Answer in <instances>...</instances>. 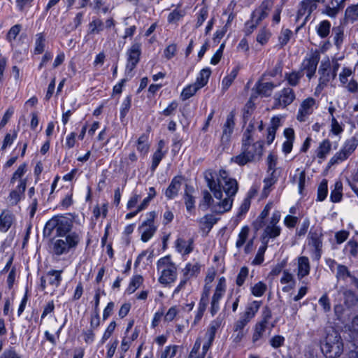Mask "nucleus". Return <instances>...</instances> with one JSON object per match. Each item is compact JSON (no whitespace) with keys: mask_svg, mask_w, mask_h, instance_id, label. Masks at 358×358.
Masks as SVG:
<instances>
[{"mask_svg":"<svg viewBox=\"0 0 358 358\" xmlns=\"http://www.w3.org/2000/svg\"><path fill=\"white\" fill-rule=\"evenodd\" d=\"M351 336L355 341H358V316L354 317L350 327Z\"/></svg>","mask_w":358,"mask_h":358,"instance_id":"64","label":"nucleus"},{"mask_svg":"<svg viewBox=\"0 0 358 358\" xmlns=\"http://www.w3.org/2000/svg\"><path fill=\"white\" fill-rule=\"evenodd\" d=\"M264 142L257 141L254 142L252 136H249L248 132H244L242 138L241 152L239 155L231 158V162L239 166L259 160L263 155Z\"/></svg>","mask_w":358,"mask_h":358,"instance_id":"2","label":"nucleus"},{"mask_svg":"<svg viewBox=\"0 0 358 358\" xmlns=\"http://www.w3.org/2000/svg\"><path fill=\"white\" fill-rule=\"evenodd\" d=\"M319 73L320 78L318 86L322 88L326 86L330 81L333 80L336 76L335 71H331V64L329 59L323 60L321 62L319 68Z\"/></svg>","mask_w":358,"mask_h":358,"instance_id":"16","label":"nucleus"},{"mask_svg":"<svg viewBox=\"0 0 358 358\" xmlns=\"http://www.w3.org/2000/svg\"><path fill=\"white\" fill-rule=\"evenodd\" d=\"M209 287L206 285L203 287L200 301L199 303L196 314L194 320V324L199 322L202 318L208 303Z\"/></svg>","mask_w":358,"mask_h":358,"instance_id":"21","label":"nucleus"},{"mask_svg":"<svg viewBox=\"0 0 358 358\" xmlns=\"http://www.w3.org/2000/svg\"><path fill=\"white\" fill-rule=\"evenodd\" d=\"M157 269L159 274L158 281L164 286L173 283L178 278V267L170 255L157 261Z\"/></svg>","mask_w":358,"mask_h":358,"instance_id":"4","label":"nucleus"},{"mask_svg":"<svg viewBox=\"0 0 358 358\" xmlns=\"http://www.w3.org/2000/svg\"><path fill=\"white\" fill-rule=\"evenodd\" d=\"M141 54V44L140 43H134L127 51V65L126 73L132 76L131 72L136 68L140 60Z\"/></svg>","mask_w":358,"mask_h":358,"instance_id":"13","label":"nucleus"},{"mask_svg":"<svg viewBox=\"0 0 358 358\" xmlns=\"http://www.w3.org/2000/svg\"><path fill=\"white\" fill-rule=\"evenodd\" d=\"M234 125V115L233 113H230L227 115L226 122L223 126V132L222 136V141H228L229 140L230 136L233 133Z\"/></svg>","mask_w":358,"mask_h":358,"instance_id":"28","label":"nucleus"},{"mask_svg":"<svg viewBox=\"0 0 358 358\" xmlns=\"http://www.w3.org/2000/svg\"><path fill=\"white\" fill-rule=\"evenodd\" d=\"M262 243H263L262 245H261L259 248L258 251L256 254V256L252 262V264H253V265H259L264 260V253L267 248L268 243H267V241H262Z\"/></svg>","mask_w":358,"mask_h":358,"instance_id":"49","label":"nucleus"},{"mask_svg":"<svg viewBox=\"0 0 358 358\" xmlns=\"http://www.w3.org/2000/svg\"><path fill=\"white\" fill-rule=\"evenodd\" d=\"M17 136V132L15 130L13 131V134H6L2 143L1 150H5L8 147L10 146Z\"/></svg>","mask_w":358,"mask_h":358,"instance_id":"56","label":"nucleus"},{"mask_svg":"<svg viewBox=\"0 0 358 358\" xmlns=\"http://www.w3.org/2000/svg\"><path fill=\"white\" fill-rule=\"evenodd\" d=\"M27 172V164H22L18 166L17 170L13 173L10 182V184L14 185L17 182L16 186H22V187L27 188V180L24 178V174Z\"/></svg>","mask_w":358,"mask_h":358,"instance_id":"24","label":"nucleus"},{"mask_svg":"<svg viewBox=\"0 0 358 358\" xmlns=\"http://www.w3.org/2000/svg\"><path fill=\"white\" fill-rule=\"evenodd\" d=\"M267 290V285L262 281H259L251 286V294L255 297H261Z\"/></svg>","mask_w":358,"mask_h":358,"instance_id":"41","label":"nucleus"},{"mask_svg":"<svg viewBox=\"0 0 358 358\" xmlns=\"http://www.w3.org/2000/svg\"><path fill=\"white\" fill-rule=\"evenodd\" d=\"M292 181L298 185L299 193H302L306 182L305 171L297 169L293 176Z\"/></svg>","mask_w":358,"mask_h":358,"instance_id":"35","label":"nucleus"},{"mask_svg":"<svg viewBox=\"0 0 358 358\" xmlns=\"http://www.w3.org/2000/svg\"><path fill=\"white\" fill-rule=\"evenodd\" d=\"M316 108V100L314 98L308 97L303 99L299 105L296 116V120L300 122L307 121Z\"/></svg>","mask_w":358,"mask_h":358,"instance_id":"14","label":"nucleus"},{"mask_svg":"<svg viewBox=\"0 0 358 358\" xmlns=\"http://www.w3.org/2000/svg\"><path fill=\"white\" fill-rule=\"evenodd\" d=\"M280 282L281 284L296 285V280L294 279L293 274L287 270L283 271L282 275L280 278Z\"/></svg>","mask_w":358,"mask_h":358,"instance_id":"62","label":"nucleus"},{"mask_svg":"<svg viewBox=\"0 0 358 358\" xmlns=\"http://www.w3.org/2000/svg\"><path fill=\"white\" fill-rule=\"evenodd\" d=\"M261 306L262 301H253L246 308L243 316L250 321L255 316Z\"/></svg>","mask_w":358,"mask_h":358,"instance_id":"37","label":"nucleus"},{"mask_svg":"<svg viewBox=\"0 0 358 358\" xmlns=\"http://www.w3.org/2000/svg\"><path fill=\"white\" fill-rule=\"evenodd\" d=\"M266 320L257 323L255 325V331L252 335V342L257 343L263 336L266 330Z\"/></svg>","mask_w":358,"mask_h":358,"instance_id":"44","label":"nucleus"},{"mask_svg":"<svg viewBox=\"0 0 358 358\" xmlns=\"http://www.w3.org/2000/svg\"><path fill=\"white\" fill-rule=\"evenodd\" d=\"M275 87L276 85L273 83H259L257 85V90L259 94L267 97L271 96L273 89Z\"/></svg>","mask_w":358,"mask_h":358,"instance_id":"36","label":"nucleus"},{"mask_svg":"<svg viewBox=\"0 0 358 358\" xmlns=\"http://www.w3.org/2000/svg\"><path fill=\"white\" fill-rule=\"evenodd\" d=\"M324 1V0H303L301 2V6H304L308 10V15H311L313 11L317 8V3Z\"/></svg>","mask_w":358,"mask_h":358,"instance_id":"58","label":"nucleus"},{"mask_svg":"<svg viewBox=\"0 0 358 358\" xmlns=\"http://www.w3.org/2000/svg\"><path fill=\"white\" fill-rule=\"evenodd\" d=\"M200 266L198 263H187L183 269V275L187 279L194 276L199 273Z\"/></svg>","mask_w":358,"mask_h":358,"instance_id":"42","label":"nucleus"},{"mask_svg":"<svg viewBox=\"0 0 358 358\" xmlns=\"http://www.w3.org/2000/svg\"><path fill=\"white\" fill-rule=\"evenodd\" d=\"M345 19L354 22L358 17V3L348 6L345 12Z\"/></svg>","mask_w":358,"mask_h":358,"instance_id":"51","label":"nucleus"},{"mask_svg":"<svg viewBox=\"0 0 358 358\" xmlns=\"http://www.w3.org/2000/svg\"><path fill=\"white\" fill-rule=\"evenodd\" d=\"M238 72V68L236 67L233 69L231 72L226 76L222 82V88L224 90H227L232 83L234 82V79L236 78Z\"/></svg>","mask_w":358,"mask_h":358,"instance_id":"48","label":"nucleus"},{"mask_svg":"<svg viewBox=\"0 0 358 358\" xmlns=\"http://www.w3.org/2000/svg\"><path fill=\"white\" fill-rule=\"evenodd\" d=\"M357 146L358 133H355L352 136L345 141L341 150L336 152L330 159L329 165L331 166L345 161L355 152Z\"/></svg>","mask_w":358,"mask_h":358,"instance_id":"7","label":"nucleus"},{"mask_svg":"<svg viewBox=\"0 0 358 358\" xmlns=\"http://www.w3.org/2000/svg\"><path fill=\"white\" fill-rule=\"evenodd\" d=\"M249 274V269L246 266H243L241 268L238 274L237 275L236 279V284L238 287H241L245 283V280L247 279Z\"/></svg>","mask_w":358,"mask_h":358,"instance_id":"54","label":"nucleus"},{"mask_svg":"<svg viewBox=\"0 0 358 358\" xmlns=\"http://www.w3.org/2000/svg\"><path fill=\"white\" fill-rule=\"evenodd\" d=\"M332 6H327L325 7L322 13L328 15L330 17H335L338 13L339 10L342 8L343 5H337V3H335L334 1H331Z\"/></svg>","mask_w":358,"mask_h":358,"instance_id":"52","label":"nucleus"},{"mask_svg":"<svg viewBox=\"0 0 358 358\" xmlns=\"http://www.w3.org/2000/svg\"><path fill=\"white\" fill-rule=\"evenodd\" d=\"M181 186V179L180 177H175L173 178L171 184L166 189L165 195L169 199H173L177 196Z\"/></svg>","mask_w":358,"mask_h":358,"instance_id":"30","label":"nucleus"},{"mask_svg":"<svg viewBox=\"0 0 358 358\" xmlns=\"http://www.w3.org/2000/svg\"><path fill=\"white\" fill-rule=\"evenodd\" d=\"M217 220L213 215L207 214L198 220L199 229L205 236L208 234Z\"/></svg>","mask_w":358,"mask_h":358,"instance_id":"25","label":"nucleus"},{"mask_svg":"<svg viewBox=\"0 0 358 358\" xmlns=\"http://www.w3.org/2000/svg\"><path fill=\"white\" fill-rule=\"evenodd\" d=\"M176 250L182 255H187L194 250V240L192 238L185 239L183 238H178L175 243Z\"/></svg>","mask_w":358,"mask_h":358,"instance_id":"20","label":"nucleus"},{"mask_svg":"<svg viewBox=\"0 0 358 358\" xmlns=\"http://www.w3.org/2000/svg\"><path fill=\"white\" fill-rule=\"evenodd\" d=\"M143 278L141 275H134L127 288V293L129 294H133L142 284Z\"/></svg>","mask_w":358,"mask_h":358,"instance_id":"46","label":"nucleus"},{"mask_svg":"<svg viewBox=\"0 0 358 358\" xmlns=\"http://www.w3.org/2000/svg\"><path fill=\"white\" fill-rule=\"evenodd\" d=\"M224 318L221 315H219L214 320H213L207 329L205 336L209 337L210 340H214L215 334L217 329L222 326Z\"/></svg>","mask_w":358,"mask_h":358,"instance_id":"32","label":"nucleus"},{"mask_svg":"<svg viewBox=\"0 0 358 358\" xmlns=\"http://www.w3.org/2000/svg\"><path fill=\"white\" fill-rule=\"evenodd\" d=\"M240 298H241V295L239 294L238 289H237L235 292L234 296L233 295V292H231L229 295L227 301V303L229 305L231 304L233 312L236 311L238 306L239 301H240Z\"/></svg>","mask_w":358,"mask_h":358,"instance_id":"53","label":"nucleus"},{"mask_svg":"<svg viewBox=\"0 0 358 358\" xmlns=\"http://www.w3.org/2000/svg\"><path fill=\"white\" fill-rule=\"evenodd\" d=\"M26 188L22 186H15L10 190L6 201L9 206H13L17 205L22 199H24V192Z\"/></svg>","mask_w":358,"mask_h":358,"instance_id":"23","label":"nucleus"},{"mask_svg":"<svg viewBox=\"0 0 358 358\" xmlns=\"http://www.w3.org/2000/svg\"><path fill=\"white\" fill-rule=\"evenodd\" d=\"M200 89L195 85V83L186 86L180 94L181 100L185 101L189 99L193 96Z\"/></svg>","mask_w":358,"mask_h":358,"instance_id":"43","label":"nucleus"},{"mask_svg":"<svg viewBox=\"0 0 358 358\" xmlns=\"http://www.w3.org/2000/svg\"><path fill=\"white\" fill-rule=\"evenodd\" d=\"M308 244L313 248L311 257L313 259L318 261L322 255V234L320 231H310L308 236Z\"/></svg>","mask_w":358,"mask_h":358,"instance_id":"15","label":"nucleus"},{"mask_svg":"<svg viewBox=\"0 0 358 358\" xmlns=\"http://www.w3.org/2000/svg\"><path fill=\"white\" fill-rule=\"evenodd\" d=\"M281 217L279 210H275L271 217L265 222L262 235V241H268L278 237L281 233V227L278 224Z\"/></svg>","mask_w":358,"mask_h":358,"instance_id":"8","label":"nucleus"},{"mask_svg":"<svg viewBox=\"0 0 358 358\" xmlns=\"http://www.w3.org/2000/svg\"><path fill=\"white\" fill-rule=\"evenodd\" d=\"M131 105V99L130 96H127L123 101L120 109V117L121 121L126 117L127 113L129 112Z\"/></svg>","mask_w":358,"mask_h":358,"instance_id":"59","label":"nucleus"},{"mask_svg":"<svg viewBox=\"0 0 358 358\" xmlns=\"http://www.w3.org/2000/svg\"><path fill=\"white\" fill-rule=\"evenodd\" d=\"M327 181L326 180H323L320 184L317 189V200L320 201L324 200L327 196Z\"/></svg>","mask_w":358,"mask_h":358,"instance_id":"55","label":"nucleus"},{"mask_svg":"<svg viewBox=\"0 0 358 358\" xmlns=\"http://www.w3.org/2000/svg\"><path fill=\"white\" fill-rule=\"evenodd\" d=\"M62 270L52 269L48 271L45 275L41 278L42 289H45L48 286L50 287L53 290L57 288L62 280Z\"/></svg>","mask_w":358,"mask_h":358,"instance_id":"17","label":"nucleus"},{"mask_svg":"<svg viewBox=\"0 0 358 358\" xmlns=\"http://www.w3.org/2000/svg\"><path fill=\"white\" fill-rule=\"evenodd\" d=\"M280 126V118L278 116H274L271 119L270 125L267 128V135H266V143L268 145L271 144L275 138V133L278 129Z\"/></svg>","mask_w":358,"mask_h":358,"instance_id":"27","label":"nucleus"},{"mask_svg":"<svg viewBox=\"0 0 358 358\" xmlns=\"http://www.w3.org/2000/svg\"><path fill=\"white\" fill-rule=\"evenodd\" d=\"M211 74V71L209 68L203 69L199 73L195 85L199 88L204 87L208 82L209 78Z\"/></svg>","mask_w":358,"mask_h":358,"instance_id":"33","label":"nucleus"},{"mask_svg":"<svg viewBox=\"0 0 358 358\" xmlns=\"http://www.w3.org/2000/svg\"><path fill=\"white\" fill-rule=\"evenodd\" d=\"M321 349L327 358L339 357L343 350V344L340 335L337 332L328 334Z\"/></svg>","mask_w":358,"mask_h":358,"instance_id":"6","label":"nucleus"},{"mask_svg":"<svg viewBox=\"0 0 358 358\" xmlns=\"http://www.w3.org/2000/svg\"><path fill=\"white\" fill-rule=\"evenodd\" d=\"M255 129H258L260 131L264 129L263 121L259 118H253L244 132H248L249 136H252V132Z\"/></svg>","mask_w":358,"mask_h":358,"instance_id":"45","label":"nucleus"},{"mask_svg":"<svg viewBox=\"0 0 358 358\" xmlns=\"http://www.w3.org/2000/svg\"><path fill=\"white\" fill-rule=\"evenodd\" d=\"M331 132L336 136L341 134L343 131L342 125L337 121L334 116L331 118Z\"/></svg>","mask_w":358,"mask_h":358,"instance_id":"63","label":"nucleus"},{"mask_svg":"<svg viewBox=\"0 0 358 358\" xmlns=\"http://www.w3.org/2000/svg\"><path fill=\"white\" fill-rule=\"evenodd\" d=\"M292 31L288 29H282L278 40L281 46L285 45L291 38Z\"/></svg>","mask_w":358,"mask_h":358,"instance_id":"61","label":"nucleus"},{"mask_svg":"<svg viewBox=\"0 0 358 358\" xmlns=\"http://www.w3.org/2000/svg\"><path fill=\"white\" fill-rule=\"evenodd\" d=\"M331 23L328 20L321 21L316 27L318 36L322 38H326L330 33Z\"/></svg>","mask_w":358,"mask_h":358,"instance_id":"39","label":"nucleus"},{"mask_svg":"<svg viewBox=\"0 0 358 358\" xmlns=\"http://www.w3.org/2000/svg\"><path fill=\"white\" fill-rule=\"evenodd\" d=\"M227 291V281L224 276L217 279L216 285L213 290V296L210 299V313L214 316L220 310V301L224 296Z\"/></svg>","mask_w":358,"mask_h":358,"instance_id":"9","label":"nucleus"},{"mask_svg":"<svg viewBox=\"0 0 358 358\" xmlns=\"http://www.w3.org/2000/svg\"><path fill=\"white\" fill-rule=\"evenodd\" d=\"M353 73L352 69L343 67L338 75L341 85L352 94L358 92V82L352 78Z\"/></svg>","mask_w":358,"mask_h":358,"instance_id":"12","label":"nucleus"},{"mask_svg":"<svg viewBox=\"0 0 358 358\" xmlns=\"http://www.w3.org/2000/svg\"><path fill=\"white\" fill-rule=\"evenodd\" d=\"M296 275L301 280L308 275L310 271L309 259L306 256H301L297 258Z\"/></svg>","mask_w":358,"mask_h":358,"instance_id":"22","label":"nucleus"},{"mask_svg":"<svg viewBox=\"0 0 358 358\" xmlns=\"http://www.w3.org/2000/svg\"><path fill=\"white\" fill-rule=\"evenodd\" d=\"M270 36L271 32L268 29L263 28L259 30L257 36V41L261 45H264L268 42Z\"/></svg>","mask_w":358,"mask_h":358,"instance_id":"60","label":"nucleus"},{"mask_svg":"<svg viewBox=\"0 0 358 358\" xmlns=\"http://www.w3.org/2000/svg\"><path fill=\"white\" fill-rule=\"evenodd\" d=\"M82 240V234L78 231L57 236L50 243V250L53 256L60 257L75 251Z\"/></svg>","mask_w":358,"mask_h":358,"instance_id":"3","label":"nucleus"},{"mask_svg":"<svg viewBox=\"0 0 358 358\" xmlns=\"http://www.w3.org/2000/svg\"><path fill=\"white\" fill-rule=\"evenodd\" d=\"M319 61L320 53L316 50H311L301 62L300 71L303 73L305 71L306 77L310 80L315 74Z\"/></svg>","mask_w":358,"mask_h":358,"instance_id":"11","label":"nucleus"},{"mask_svg":"<svg viewBox=\"0 0 358 358\" xmlns=\"http://www.w3.org/2000/svg\"><path fill=\"white\" fill-rule=\"evenodd\" d=\"M304 73L300 70H294L285 73L284 78L290 87L298 86L303 77Z\"/></svg>","mask_w":358,"mask_h":358,"instance_id":"29","label":"nucleus"},{"mask_svg":"<svg viewBox=\"0 0 358 358\" xmlns=\"http://www.w3.org/2000/svg\"><path fill=\"white\" fill-rule=\"evenodd\" d=\"M207 186L213 194L208 191L203 193V201L212 211L222 214L229 211L232 207L234 196L238 192V185L234 178L224 170L206 175Z\"/></svg>","mask_w":358,"mask_h":358,"instance_id":"1","label":"nucleus"},{"mask_svg":"<svg viewBox=\"0 0 358 358\" xmlns=\"http://www.w3.org/2000/svg\"><path fill=\"white\" fill-rule=\"evenodd\" d=\"M250 228L248 226H244L241 228L236 242V248H240L245 243L248 238Z\"/></svg>","mask_w":358,"mask_h":358,"instance_id":"47","label":"nucleus"},{"mask_svg":"<svg viewBox=\"0 0 358 358\" xmlns=\"http://www.w3.org/2000/svg\"><path fill=\"white\" fill-rule=\"evenodd\" d=\"M73 227L72 220L66 216L58 215L49 220L44 227L43 234L45 236H50L54 231L56 236H63L71 231Z\"/></svg>","mask_w":358,"mask_h":358,"instance_id":"5","label":"nucleus"},{"mask_svg":"<svg viewBox=\"0 0 358 358\" xmlns=\"http://www.w3.org/2000/svg\"><path fill=\"white\" fill-rule=\"evenodd\" d=\"M103 29V23L100 19H94L89 24V34H98Z\"/></svg>","mask_w":358,"mask_h":358,"instance_id":"50","label":"nucleus"},{"mask_svg":"<svg viewBox=\"0 0 358 358\" xmlns=\"http://www.w3.org/2000/svg\"><path fill=\"white\" fill-rule=\"evenodd\" d=\"M14 221V215L8 210H3L0 214V231L7 232Z\"/></svg>","mask_w":358,"mask_h":358,"instance_id":"26","label":"nucleus"},{"mask_svg":"<svg viewBox=\"0 0 358 358\" xmlns=\"http://www.w3.org/2000/svg\"><path fill=\"white\" fill-rule=\"evenodd\" d=\"M155 217V212L148 213L147 220L142 223L138 229L141 235V240L143 242L148 241L156 231V227L154 225Z\"/></svg>","mask_w":358,"mask_h":358,"instance_id":"18","label":"nucleus"},{"mask_svg":"<svg viewBox=\"0 0 358 358\" xmlns=\"http://www.w3.org/2000/svg\"><path fill=\"white\" fill-rule=\"evenodd\" d=\"M331 149V143L330 141L328 139L322 141L317 149V157L321 159H325L327 155L330 152Z\"/></svg>","mask_w":358,"mask_h":358,"instance_id":"34","label":"nucleus"},{"mask_svg":"<svg viewBox=\"0 0 358 358\" xmlns=\"http://www.w3.org/2000/svg\"><path fill=\"white\" fill-rule=\"evenodd\" d=\"M273 5V2L272 0H264L259 7L253 11L252 22H255V24L252 25V29L256 27L262 20L267 17Z\"/></svg>","mask_w":358,"mask_h":358,"instance_id":"19","label":"nucleus"},{"mask_svg":"<svg viewBox=\"0 0 358 358\" xmlns=\"http://www.w3.org/2000/svg\"><path fill=\"white\" fill-rule=\"evenodd\" d=\"M296 99L294 90L290 87L282 88L273 96V109H284Z\"/></svg>","mask_w":358,"mask_h":358,"instance_id":"10","label":"nucleus"},{"mask_svg":"<svg viewBox=\"0 0 358 358\" xmlns=\"http://www.w3.org/2000/svg\"><path fill=\"white\" fill-rule=\"evenodd\" d=\"M0 358H22V356L14 347H8L0 354Z\"/></svg>","mask_w":358,"mask_h":358,"instance_id":"57","label":"nucleus"},{"mask_svg":"<svg viewBox=\"0 0 358 358\" xmlns=\"http://www.w3.org/2000/svg\"><path fill=\"white\" fill-rule=\"evenodd\" d=\"M45 38L43 33H38L35 36L34 53L41 54L45 50Z\"/></svg>","mask_w":358,"mask_h":358,"instance_id":"40","label":"nucleus"},{"mask_svg":"<svg viewBox=\"0 0 358 358\" xmlns=\"http://www.w3.org/2000/svg\"><path fill=\"white\" fill-rule=\"evenodd\" d=\"M148 138L149 136L148 134H143L139 136L136 141V149L143 156H145L150 150Z\"/></svg>","mask_w":358,"mask_h":358,"instance_id":"31","label":"nucleus"},{"mask_svg":"<svg viewBox=\"0 0 358 358\" xmlns=\"http://www.w3.org/2000/svg\"><path fill=\"white\" fill-rule=\"evenodd\" d=\"M343 184L341 181H336L334 189L331 192L330 199L334 203L340 202L343 197Z\"/></svg>","mask_w":358,"mask_h":358,"instance_id":"38","label":"nucleus"}]
</instances>
